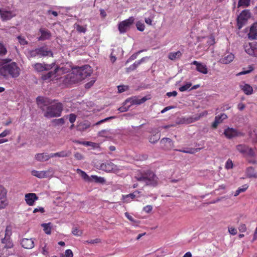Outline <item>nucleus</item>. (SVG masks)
<instances>
[{"label":"nucleus","mask_w":257,"mask_h":257,"mask_svg":"<svg viewBox=\"0 0 257 257\" xmlns=\"http://www.w3.org/2000/svg\"><path fill=\"white\" fill-rule=\"evenodd\" d=\"M20 68L15 62L3 60L0 65V76L8 79L15 78L20 75Z\"/></svg>","instance_id":"f257e3e1"},{"label":"nucleus","mask_w":257,"mask_h":257,"mask_svg":"<svg viewBox=\"0 0 257 257\" xmlns=\"http://www.w3.org/2000/svg\"><path fill=\"white\" fill-rule=\"evenodd\" d=\"M135 177L137 180L143 182L147 185L155 186L158 183V178L157 176L150 171L145 173L138 172Z\"/></svg>","instance_id":"f03ea898"},{"label":"nucleus","mask_w":257,"mask_h":257,"mask_svg":"<svg viewBox=\"0 0 257 257\" xmlns=\"http://www.w3.org/2000/svg\"><path fill=\"white\" fill-rule=\"evenodd\" d=\"M91 73L92 69L88 65L73 69L72 74L74 75V79L72 80V81H81L90 76Z\"/></svg>","instance_id":"7ed1b4c3"},{"label":"nucleus","mask_w":257,"mask_h":257,"mask_svg":"<svg viewBox=\"0 0 257 257\" xmlns=\"http://www.w3.org/2000/svg\"><path fill=\"white\" fill-rule=\"evenodd\" d=\"M72 69L70 64L66 63L63 66L57 67L54 72L50 71L42 76L43 80H51L53 78L58 76L62 74L68 73Z\"/></svg>","instance_id":"20e7f679"},{"label":"nucleus","mask_w":257,"mask_h":257,"mask_svg":"<svg viewBox=\"0 0 257 257\" xmlns=\"http://www.w3.org/2000/svg\"><path fill=\"white\" fill-rule=\"evenodd\" d=\"M62 109L63 105L62 103L57 102L47 108L44 113V116L48 118L60 116Z\"/></svg>","instance_id":"39448f33"},{"label":"nucleus","mask_w":257,"mask_h":257,"mask_svg":"<svg viewBox=\"0 0 257 257\" xmlns=\"http://www.w3.org/2000/svg\"><path fill=\"white\" fill-rule=\"evenodd\" d=\"M76 172L85 181L88 182H95L97 183H103L105 182V180L103 178L98 177L96 175L89 176L84 171L80 169H77L76 170Z\"/></svg>","instance_id":"423d86ee"},{"label":"nucleus","mask_w":257,"mask_h":257,"mask_svg":"<svg viewBox=\"0 0 257 257\" xmlns=\"http://www.w3.org/2000/svg\"><path fill=\"white\" fill-rule=\"evenodd\" d=\"M29 54L30 56L32 57L36 56L41 57L48 56L53 57L52 52L46 47H42L30 51Z\"/></svg>","instance_id":"0eeeda50"},{"label":"nucleus","mask_w":257,"mask_h":257,"mask_svg":"<svg viewBox=\"0 0 257 257\" xmlns=\"http://www.w3.org/2000/svg\"><path fill=\"white\" fill-rule=\"evenodd\" d=\"M7 193V189L3 185H0V210L5 208L9 204Z\"/></svg>","instance_id":"6e6552de"},{"label":"nucleus","mask_w":257,"mask_h":257,"mask_svg":"<svg viewBox=\"0 0 257 257\" xmlns=\"http://www.w3.org/2000/svg\"><path fill=\"white\" fill-rule=\"evenodd\" d=\"M146 100V98L145 97H143L141 99H139L137 97H131L127 99L125 101V104H129V105L127 106V108L121 107L118 109L121 112H124L128 110V108L131 106L132 105L134 104H140L143 102H144Z\"/></svg>","instance_id":"1a4fd4ad"},{"label":"nucleus","mask_w":257,"mask_h":257,"mask_svg":"<svg viewBox=\"0 0 257 257\" xmlns=\"http://www.w3.org/2000/svg\"><path fill=\"white\" fill-rule=\"evenodd\" d=\"M250 17V13L248 10H245L242 11L237 18V26L240 29L246 23Z\"/></svg>","instance_id":"9d476101"},{"label":"nucleus","mask_w":257,"mask_h":257,"mask_svg":"<svg viewBox=\"0 0 257 257\" xmlns=\"http://www.w3.org/2000/svg\"><path fill=\"white\" fill-rule=\"evenodd\" d=\"M134 21L135 18L133 17H131L128 19L120 22L118 25V30L120 33H125L134 23Z\"/></svg>","instance_id":"9b49d317"},{"label":"nucleus","mask_w":257,"mask_h":257,"mask_svg":"<svg viewBox=\"0 0 257 257\" xmlns=\"http://www.w3.org/2000/svg\"><path fill=\"white\" fill-rule=\"evenodd\" d=\"M53 170L52 169H49L46 171H37L33 170L31 171V174L39 179H42L51 177L53 174Z\"/></svg>","instance_id":"f8f14e48"},{"label":"nucleus","mask_w":257,"mask_h":257,"mask_svg":"<svg viewBox=\"0 0 257 257\" xmlns=\"http://www.w3.org/2000/svg\"><path fill=\"white\" fill-rule=\"evenodd\" d=\"M100 169L107 172H112L115 173L119 171V169L115 165L108 161L102 163L100 165Z\"/></svg>","instance_id":"ddd939ff"},{"label":"nucleus","mask_w":257,"mask_h":257,"mask_svg":"<svg viewBox=\"0 0 257 257\" xmlns=\"http://www.w3.org/2000/svg\"><path fill=\"white\" fill-rule=\"evenodd\" d=\"M245 52L250 55L257 57V42H254L246 44L244 46Z\"/></svg>","instance_id":"4468645a"},{"label":"nucleus","mask_w":257,"mask_h":257,"mask_svg":"<svg viewBox=\"0 0 257 257\" xmlns=\"http://www.w3.org/2000/svg\"><path fill=\"white\" fill-rule=\"evenodd\" d=\"M55 66V63H53L51 64H46L44 63H37L33 65L35 70L39 72L44 71H47L51 69Z\"/></svg>","instance_id":"2eb2a0df"},{"label":"nucleus","mask_w":257,"mask_h":257,"mask_svg":"<svg viewBox=\"0 0 257 257\" xmlns=\"http://www.w3.org/2000/svg\"><path fill=\"white\" fill-rule=\"evenodd\" d=\"M160 132V128H152L150 133L152 134L149 138V142L151 143H156L160 138L159 133Z\"/></svg>","instance_id":"dca6fc26"},{"label":"nucleus","mask_w":257,"mask_h":257,"mask_svg":"<svg viewBox=\"0 0 257 257\" xmlns=\"http://www.w3.org/2000/svg\"><path fill=\"white\" fill-rule=\"evenodd\" d=\"M192 64L196 66V69L199 72L203 74L208 73V69L205 64L197 61H193Z\"/></svg>","instance_id":"f3484780"},{"label":"nucleus","mask_w":257,"mask_h":257,"mask_svg":"<svg viewBox=\"0 0 257 257\" xmlns=\"http://www.w3.org/2000/svg\"><path fill=\"white\" fill-rule=\"evenodd\" d=\"M16 14L12 11L0 9V16L3 21H8L15 16Z\"/></svg>","instance_id":"a211bd4d"},{"label":"nucleus","mask_w":257,"mask_h":257,"mask_svg":"<svg viewBox=\"0 0 257 257\" xmlns=\"http://www.w3.org/2000/svg\"><path fill=\"white\" fill-rule=\"evenodd\" d=\"M224 134L227 138L230 139L232 138L238 136L241 134L240 133L238 132L235 129L228 127L224 130Z\"/></svg>","instance_id":"6ab92c4d"},{"label":"nucleus","mask_w":257,"mask_h":257,"mask_svg":"<svg viewBox=\"0 0 257 257\" xmlns=\"http://www.w3.org/2000/svg\"><path fill=\"white\" fill-rule=\"evenodd\" d=\"M25 201L27 204L32 206L34 204L35 202L38 199L35 193H28L25 196Z\"/></svg>","instance_id":"aec40b11"},{"label":"nucleus","mask_w":257,"mask_h":257,"mask_svg":"<svg viewBox=\"0 0 257 257\" xmlns=\"http://www.w3.org/2000/svg\"><path fill=\"white\" fill-rule=\"evenodd\" d=\"M234 58V55L231 53L225 54L219 60V62L222 64H227L232 62Z\"/></svg>","instance_id":"412c9836"},{"label":"nucleus","mask_w":257,"mask_h":257,"mask_svg":"<svg viewBox=\"0 0 257 257\" xmlns=\"http://www.w3.org/2000/svg\"><path fill=\"white\" fill-rule=\"evenodd\" d=\"M241 90L246 95H251L253 93L252 87L248 84L242 83L239 85Z\"/></svg>","instance_id":"4be33fe9"},{"label":"nucleus","mask_w":257,"mask_h":257,"mask_svg":"<svg viewBox=\"0 0 257 257\" xmlns=\"http://www.w3.org/2000/svg\"><path fill=\"white\" fill-rule=\"evenodd\" d=\"M207 114V112L205 111L201 113H200L199 115L195 117H190L186 118H184V122L187 124L192 123L194 121H195L196 120H198L200 119V117L205 116Z\"/></svg>","instance_id":"5701e85b"},{"label":"nucleus","mask_w":257,"mask_h":257,"mask_svg":"<svg viewBox=\"0 0 257 257\" xmlns=\"http://www.w3.org/2000/svg\"><path fill=\"white\" fill-rule=\"evenodd\" d=\"M22 246L27 249L32 248L34 245V241L32 239L24 238L21 241Z\"/></svg>","instance_id":"b1692460"},{"label":"nucleus","mask_w":257,"mask_h":257,"mask_svg":"<svg viewBox=\"0 0 257 257\" xmlns=\"http://www.w3.org/2000/svg\"><path fill=\"white\" fill-rule=\"evenodd\" d=\"M35 158L38 161L44 162L48 161L50 159V154H48L46 153H38L35 155Z\"/></svg>","instance_id":"393cba45"},{"label":"nucleus","mask_w":257,"mask_h":257,"mask_svg":"<svg viewBox=\"0 0 257 257\" xmlns=\"http://www.w3.org/2000/svg\"><path fill=\"white\" fill-rule=\"evenodd\" d=\"M71 154L70 151H62L55 153L50 154V158L60 157L63 158L69 156Z\"/></svg>","instance_id":"a878e982"},{"label":"nucleus","mask_w":257,"mask_h":257,"mask_svg":"<svg viewBox=\"0 0 257 257\" xmlns=\"http://www.w3.org/2000/svg\"><path fill=\"white\" fill-rule=\"evenodd\" d=\"M140 192L139 191H135L133 193L129 194L126 195H122V199L125 203H128L132 201Z\"/></svg>","instance_id":"bb28decb"},{"label":"nucleus","mask_w":257,"mask_h":257,"mask_svg":"<svg viewBox=\"0 0 257 257\" xmlns=\"http://www.w3.org/2000/svg\"><path fill=\"white\" fill-rule=\"evenodd\" d=\"M40 32L41 33V35L38 38V40L39 41L49 39L51 36L50 32L47 30L41 29L40 30Z\"/></svg>","instance_id":"cd10ccee"},{"label":"nucleus","mask_w":257,"mask_h":257,"mask_svg":"<svg viewBox=\"0 0 257 257\" xmlns=\"http://www.w3.org/2000/svg\"><path fill=\"white\" fill-rule=\"evenodd\" d=\"M257 23H254L250 27L248 33V37L251 39H255L257 38Z\"/></svg>","instance_id":"c85d7f7f"},{"label":"nucleus","mask_w":257,"mask_h":257,"mask_svg":"<svg viewBox=\"0 0 257 257\" xmlns=\"http://www.w3.org/2000/svg\"><path fill=\"white\" fill-rule=\"evenodd\" d=\"M99 135L108 139H112L114 137V132L112 130H102L99 132Z\"/></svg>","instance_id":"c756f323"},{"label":"nucleus","mask_w":257,"mask_h":257,"mask_svg":"<svg viewBox=\"0 0 257 257\" xmlns=\"http://www.w3.org/2000/svg\"><path fill=\"white\" fill-rule=\"evenodd\" d=\"M161 144L167 149H170L173 147V142L172 140L168 138L162 139L161 140Z\"/></svg>","instance_id":"7c9ffc66"},{"label":"nucleus","mask_w":257,"mask_h":257,"mask_svg":"<svg viewBox=\"0 0 257 257\" xmlns=\"http://www.w3.org/2000/svg\"><path fill=\"white\" fill-rule=\"evenodd\" d=\"M2 243L5 244V247L3 248V250H7V248H11L13 247V244L10 240V237L5 236L2 239Z\"/></svg>","instance_id":"2f4dec72"},{"label":"nucleus","mask_w":257,"mask_h":257,"mask_svg":"<svg viewBox=\"0 0 257 257\" xmlns=\"http://www.w3.org/2000/svg\"><path fill=\"white\" fill-rule=\"evenodd\" d=\"M246 176L248 178H257V173L255 171L254 168L249 167L246 168L245 171Z\"/></svg>","instance_id":"473e14b6"},{"label":"nucleus","mask_w":257,"mask_h":257,"mask_svg":"<svg viewBox=\"0 0 257 257\" xmlns=\"http://www.w3.org/2000/svg\"><path fill=\"white\" fill-rule=\"evenodd\" d=\"M90 123L88 121H84L79 123L78 125V130L80 131H84L89 128L90 126Z\"/></svg>","instance_id":"72a5a7b5"},{"label":"nucleus","mask_w":257,"mask_h":257,"mask_svg":"<svg viewBox=\"0 0 257 257\" xmlns=\"http://www.w3.org/2000/svg\"><path fill=\"white\" fill-rule=\"evenodd\" d=\"M182 55V53L180 51L177 52H171L168 55V58L171 60H175L179 58Z\"/></svg>","instance_id":"f704fd0d"},{"label":"nucleus","mask_w":257,"mask_h":257,"mask_svg":"<svg viewBox=\"0 0 257 257\" xmlns=\"http://www.w3.org/2000/svg\"><path fill=\"white\" fill-rule=\"evenodd\" d=\"M256 149L255 148H251L247 147L245 155L250 157H254L256 156Z\"/></svg>","instance_id":"c9c22d12"},{"label":"nucleus","mask_w":257,"mask_h":257,"mask_svg":"<svg viewBox=\"0 0 257 257\" xmlns=\"http://www.w3.org/2000/svg\"><path fill=\"white\" fill-rule=\"evenodd\" d=\"M247 147L248 146L246 145L240 144L237 145L236 146V149L239 153L245 155L246 152V149H247Z\"/></svg>","instance_id":"e433bc0d"},{"label":"nucleus","mask_w":257,"mask_h":257,"mask_svg":"<svg viewBox=\"0 0 257 257\" xmlns=\"http://www.w3.org/2000/svg\"><path fill=\"white\" fill-rule=\"evenodd\" d=\"M42 226H43L44 228V231L47 234H50L51 233V223H43L42 224Z\"/></svg>","instance_id":"4c0bfd02"},{"label":"nucleus","mask_w":257,"mask_h":257,"mask_svg":"<svg viewBox=\"0 0 257 257\" xmlns=\"http://www.w3.org/2000/svg\"><path fill=\"white\" fill-rule=\"evenodd\" d=\"M248 187V186L247 184H244L241 187L238 188L235 191L234 196L236 197L238 196L240 193L245 192Z\"/></svg>","instance_id":"58836bf2"},{"label":"nucleus","mask_w":257,"mask_h":257,"mask_svg":"<svg viewBox=\"0 0 257 257\" xmlns=\"http://www.w3.org/2000/svg\"><path fill=\"white\" fill-rule=\"evenodd\" d=\"M250 0H239L238 3V7H246L250 4Z\"/></svg>","instance_id":"ea45409f"},{"label":"nucleus","mask_w":257,"mask_h":257,"mask_svg":"<svg viewBox=\"0 0 257 257\" xmlns=\"http://www.w3.org/2000/svg\"><path fill=\"white\" fill-rule=\"evenodd\" d=\"M125 216L131 222H133V225L137 226L139 223V221L135 220L134 218L127 212L124 213Z\"/></svg>","instance_id":"a19ab883"},{"label":"nucleus","mask_w":257,"mask_h":257,"mask_svg":"<svg viewBox=\"0 0 257 257\" xmlns=\"http://www.w3.org/2000/svg\"><path fill=\"white\" fill-rule=\"evenodd\" d=\"M72 233L75 236H79L82 234V231L77 227H74L72 229Z\"/></svg>","instance_id":"79ce46f5"},{"label":"nucleus","mask_w":257,"mask_h":257,"mask_svg":"<svg viewBox=\"0 0 257 257\" xmlns=\"http://www.w3.org/2000/svg\"><path fill=\"white\" fill-rule=\"evenodd\" d=\"M191 85L192 84L191 83H187L186 84L181 86L179 88V90L181 92H184V91H187V90L190 89V87L191 86Z\"/></svg>","instance_id":"37998d69"},{"label":"nucleus","mask_w":257,"mask_h":257,"mask_svg":"<svg viewBox=\"0 0 257 257\" xmlns=\"http://www.w3.org/2000/svg\"><path fill=\"white\" fill-rule=\"evenodd\" d=\"M75 28L76 29L77 31L80 33H84L86 30V28L85 26H80L79 25H76Z\"/></svg>","instance_id":"c03bdc74"},{"label":"nucleus","mask_w":257,"mask_h":257,"mask_svg":"<svg viewBox=\"0 0 257 257\" xmlns=\"http://www.w3.org/2000/svg\"><path fill=\"white\" fill-rule=\"evenodd\" d=\"M137 29L140 31H143L145 29V25L142 22L138 21L136 23Z\"/></svg>","instance_id":"a18cd8bd"},{"label":"nucleus","mask_w":257,"mask_h":257,"mask_svg":"<svg viewBox=\"0 0 257 257\" xmlns=\"http://www.w3.org/2000/svg\"><path fill=\"white\" fill-rule=\"evenodd\" d=\"M253 70V68L249 66L247 69H243V70L238 73V75H242L250 73Z\"/></svg>","instance_id":"49530a36"},{"label":"nucleus","mask_w":257,"mask_h":257,"mask_svg":"<svg viewBox=\"0 0 257 257\" xmlns=\"http://www.w3.org/2000/svg\"><path fill=\"white\" fill-rule=\"evenodd\" d=\"M222 120L220 119V117L216 116L212 124V126L214 128L216 127L217 125L222 122Z\"/></svg>","instance_id":"de8ad7c7"},{"label":"nucleus","mask_w":257,"mask_h":257,"mask_svg":"<svg viewBox=\"0 0 257 257\" xmlns=\"http://www.w3.org/2000/svg\"><path fill=\"white\" fill-rule=\"evenodd\" d=\"M73 253L71 249H68L65 250V254H62L61 257H73Z\"/></svg>","instance_id":"09e8293b"},{"label":"nucleus","mask_w":257,"mask_h":257,"mask_svg":"<svg viewBox=\"0 0 257 257\" xmlns=\"http://www.w3.org/2000/svg\"><path fill=\"white\" fill-rule=\"evenodd\" d=\"M147 59V57L142 58L139 61H136L133 65L134 66L135 68L136 69L141 64L144 62L145 60Z\"/></svg>","instance_id":"8fccbe9b"},{"label":"nucleus","mask_w":257,"mask_h":257,"mask_svg":"<svg viewBox=\"0 0 257 257\" xmlns=\"http://www.w3.org/2000/svg\"><path fill=\"white\" fill-rule=\"evenodd\" d=\"M233 164L232 161L230 159H228L226 161L225 165V169H226L227 170L233 168Z\"/></svg>","instance_id":"3c124183"},{"label":"nucleus","mask_w":257,"mask_h":257,"mask_svg":"<svg viewBox=\"0 0 257 257\" xmlns=\"http://www.w3.org/2000/svg\"><path fill=\"white\" fill-rule=\"evenodd\" d=\"M17 39L21 45H25L27 44V41L25 40L24 37L20 36L17 37Z\"/></svg>","instance_id":"603ef678"},{"label":"nucleus","mask_w":257,"mask_h":257,"mask_svg":"<svg viewBox=\"0 0 257 257\" xmlns=\"http://www.w3.org/2000/svg\"><path fill=\"white\" fill-rule=\"evenodd\" d=\"M11 134L10 130L6 129L0 134V138L5 137Z\"/></svg>","instance_id":"864d4df0"},{"label":"nucleus","mask_w":257,"mask_h":257,"mask_svg":"<svg viewBox=\"0 0 257 257\" xmlns=\"http://www.w3.org/2000/svg\"><path fill=\"white\" fill-rule=\"evenodd\" d=\"M207 41V45L208 46H211L213 45L215 43V39L214 37L211 36L210 37H208Z\"/></svg>","instance_id":"5fc2aeb1"},{"label":"nucleus","mask_w":257,"mask_h":257,"mask_svg":"<svg viewBox=\"0 0 257 257\" xmlns=\"http://www.w3.org/2000/svg\"><path fill=\"white\" fill-rule=\"evenodd\" d=\"M228 232L231 235H235L237 233V229L233 227H228Z\"/></svg>","instance_id":"6e6d98bb"},{"label":"nucleus","mask_w":257,"mask_h":257,"mask_svg":"<svg viewBox=\"0 0 257 257\" xmlns=\"http://www.w3.org/2000/svg\"><path fill=\"white\" fill-rule=\"evenodd\" d=\"M100 242V239L99 238H96L94 239H91L90 240H87L85 241V243H91V244H94V243H99Z\"/></svg>","instance_id":"4d7b16f0"},{"label":"nucleus","mask_w":257,"mask_h":257,"mask_svg":"<svg viewBox=\"0 0 257 257\" xmlns=\"http://www.w3.org/2000/svg\"><path fill=\"white\" fill-rule=\"evenodd\" d=\"M7 53V49L4 46L0 43V55H5Z\"/></svg>","instance_id":"13d9d810"},{"label":"nucleus","mask_w":257,"mask_h":257,"mask_svg":"<svg viewBox=\"0 0 257 257\" xmlns=\"http://www.w3.org/2000/svg\"><path fill=\"white\" fill-rule=\"evenodd\" d=\"M9 248H7V249H8ZM12 252H10L9 251H8V250H4L3 251V250H2V253H1V257H8L9 255H10V254H12Z\"/></svg>","instance_id":"bf43d9fd"},{"label":"nucleus","mask_w":257,"mask_h":257,"mask_svg":"<svg viewBox=\"0 0 257 257\" xmlns=\"http://www.w3.org/2000/svg\"><path fill=\"white\" fill-rule=\"evenodd\" d=\"M238 230L240 232H244L246 230V227L245 224H241L238 227Z\"/></svg>","instance_id":"052dcab7"},{"label":"nucleus","mask_w":257,"mask_h":257,"mask_svg":"<svg viewBox=\"0 0 257 257\" xmlns=\"http://www.w3.org/2000/svg\"><path fill=\"white\" fill-rule=\"evenodd\" d=\"M37 101L38 104L40 105L42 103H45L46 102L45 99L43 97H38L37 98Z\"/></svg>","instance_id":"680f3d73"},{"label":"nucleus","mask_w":257,"mask_h":257,"mask_svg":"<svg viewBox=\"0 0 257 257\" xmlns=\"http://www.w3.org/2000/svg\"><path fill=\"white\" fill-rule=\"evenodd\" d=\"M127 87L126 86H123V85L122 86H121V85L118 86H117L118 91L119 93L124 92V91H125L127 89Z\"/></svg>","instance_id":"e2e57ef3"},{"label":"nucleus","mask_w":257,"mask_h":257,"mask_svg":"<svg viewBox=\"0 0 257 257\" xmlns=\"http://www.w3.org/2000/svg\"><path fill=\"white\" fill-rule=\"evenodd\" d=\"M5 236H8V237H10L11 234H12V231H11V228L9 226H7L6 229V231H5Z\"/></svg>","instance_id":"0e129e2a"},{"label":"nucleus","mask_w":257,"mask_h":257,"mask_svg":"<svg viewBox=\"0 0 257 257\" xmlns=\"http://www.w3.org/2000/svg\"><path fill=\"white\" fill-rule=\"evenodd\" d=\"M153 207L151 205H147L143 208V210L146 213H149L152 210Z\"/></svg>","instance_id":"69168bd1"},{"label":"nucleus","mask_w":257,"mask_h":257,"mask_svg":"<svg viewBox=\"0 0 257 257\" xmlns=\"http://www.w3.org/2000/svg\"><path fill=\"white\" fill-rule=\"evenodd\" d=\"M76 116L75 114H73V113L70 114L69 121L71 123H74L76 120Z\"/></svg>","instance_id":"338daca9"},{"label":"nucleus","mask_w":257,"mask_h":257,"mask_svg":"<svg viewBox=\"0 0 257 257\" xmlns=\"http://www.w3.org/2000/svg\"><path fill=\"white\" fill-rule=\"evenodd\" d=\"M55 122L57 124H63L64 123V119L63 118H60L55 119Z\"/></svg>","instance_id":"774afa93"}]
</instances>
